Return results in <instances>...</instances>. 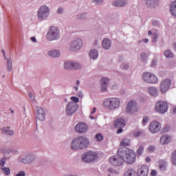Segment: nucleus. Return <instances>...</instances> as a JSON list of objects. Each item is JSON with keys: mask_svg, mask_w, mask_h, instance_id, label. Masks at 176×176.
Returning a JSON list of instances; mask_svg holds the SVG:
<instances>
[{"mask_svg": "<svg viewBox=\"0 0 176 176\" xmlns=\"http://www.w3.org/2000/svg\"><path fill=\"white\" fill-rule=\"evenodd\" d=\"M102 47L104 50H109L112 47V41L108 38H105L102 41Z\"/></svg>", "mask_w": 176, "mask_h": 176, "instance_id": "obj_19", "label": "nucleus"}, {"mask_svg": "<svg viewBox=\"0 0 176 176\" xmlns=\"http://www.w3.org/2000/svg\"><path fill=\"white\" fill-rule=\"evenodd\" d=\"M123 157L119 155H113L109 158V162L113 164V166H123Z\"/></svg>", "mask_w": 176, "mask_h": 176, "instance_id": "obj_14", "label": "nucleus"}, {"mask_svg": "<svg viewBox=\"0 0 176 176\" xmlns=\"http://www.w3.org/2000/svg\"><path fill=\"white\" fill-rule=\"evenodd\" d=\"M170 10L172 16L176 17V1L171 3Z\"/></svg>", "mask_w": 176, "mask_h": 176, "instance_id": "obj_32", "label": "nucleus"}, {"mask_svg": "<svg viewBox=\"0 0 176 176\" xmlns=\"http://www.w3.org/2000/svg\"><path fill=\"white\" fill-rule=\"evenodd\" d=\"M90 141L85 136H78L72 140L71 148L73 151H82L89 146Z\"/></svg>", "mask_w": 176, "mask_h": 176, "instance_id": "obj_2", "label": "nucleus"}, {"mask_svg": "<svg viewBox=\"0 0 176 176\" xmlns=\"http://www.w3.org/2000/svg\"><path fill=\"white\" fill-rule=\"evenodd\" d=\"M92 3H94V5H102L104 0H93Z\"/></svg>", "mask_w": 176, "mask_h": 176, "instance_id": "obj_43", "label": "nucleus"}, {"mask_svg": "<svg viewBox=\"0 0 176 176\" xmlns=\"http://www.w3.org/2000/svg\"><path fill=\"white\" fill-rule=\"evenodd\" d=\"M73 89H74L76 91H78V90H79V86L78 85L75 86L73 87Z\"/></svg>", "mask_w": 176, "mask_h": 176, "instance_id": "obj_59", "label": "nucleus"}, {"mask_svg": "<svg viewBox=\"0 0 176 176\" xmlns=\"http://www.w3.org/2000/svg\"><path fill=\"white\" fill-rule=\"evenodd\" d=\"M47 54L52 58H58V57H61V52L59 50H52L47 52Z\"/></svg>", "mask_w": 176, "mask_h": 176, "instance_id": "obj_24", "label": "nucleus"}, {"mask_svg": "<svg viewBox=\"0 0 176 176\" xmlns=\"http://www.w3.org/2000/svg\"><path fill=\"white\" fill-rule=\"evenodd\" d=\"M61 38V32L60 28L56 26H51L47 32L46 39L48 42H54L58 41Z\"/></svg>", "mask_w": 176, "mask_h": 176, "instance_id": "obj_3", "label": "nucleus"}, {"mask_svg": "<svg viewBox=\"0 0 176 176\" xmlns=\"http://www.w3.org/2000/svg\"><path fill=\"white\" fill-rule=\"evenodd\" d=\"M145 160H146V162L147 163H149V162H151V157H146V159H145Z\"/></svg>", "mask_w": 176, "mask_h": 176, "instance_id": "obj_58", "label": "nucleus"}, {"mask_svg": "<svg viewBox=\"0 0 176 176\" xmlns=\"http://www.w3.org/2000/svg\"><path fill=\"white\" fill-rule=\"evenodd\" d=\"M157 171L155 170H153L152 171H151V176H155L156 175V174H157Z\"/></svg>", "mask_w": 176, "mask_h": 176, "instance_id": "obj_54", "label": "nucleus"}, {"mask_svg": "<svg viewBox=\"0 0 176 176\" xmlns=\"http://www.w3.org/2000/svg\"><path fill=\"white\" fill-rule=\"evenodd\" d=\"M171 162L172 164L176 167V149L171 153Z\"/></svg>", "mask_w": 176, "mask_h": 176, "instance_id": "obj_35", "label": "nucleus"}, {"mask_svg": "<svg viewBox=\"0 0 176 176\" xmlns=\"http://www.w3.org/2000/svg\"><path fill=\"white\" fill-rule=\"evenodd\" d=\"M160 141L162 145H166V144L169 143L170 141H171V139L168 135H164L160 138Z\"/></svg>", "mask_w": 176, "mask_h": 176, "instance_id": "obj_27", "label": "nucleus"}, {"mask_svg": "<svg viewBox=\"0 0 176 176\" xmlns=\"http://www.w3.org/2000/svg\"><path fill=\"white\" fill-rule=\"evenodd\" d=\"M36 118L41 122L45 120V118L46 116V114L45 113V110L41 107H36Z\"/></svg>", "mask_w": 176, "mask_h": 176, "instance_id": "obj_18", "label": "nucleus"}, {"mask_svg": "<svg viewBox=\"0 0 176 176\" xmlns=\"http://www.w3.org/2000/svg\"><path fill=\"white\" fill-rule=\"evenodd\" d=\"M76 84L77 85V86H78L79 85H80V81L79 80H77Z\"/></svg>", "mask_w": 176, "mask_h": 176, "instance_id": "obj_62", "label": "nucleus"}, {"mask_svg": "<svg viewBox=\"0 0 176 176\" xmlns=\"http://www.w3.org/2000/svg\"><path fill=\"white\" fill-rule=\"evenodd\" d=\"M157 62L153 59L151 62V67H155L156 66Z\"/></svg>", "mask_w": 176, "mask_h": 176, "instance_id": "obj_56", "label": "nucleus"}, {"mask_svg": "<svg viewBox=\"0 0 176 176\" xmlns=\"http://www.w3.org/2000/svg\"><path fill=\"white\" fill-rule=\"evenodd\" d=\"M49 14H50V8L46 5L41 6L37 12L38 20L41 21L46 20Z\"/></svg>", "mask_w": 176, "mask_h": 176, "instance_id": "obj_8", "label": "nucleus"}, {"mask_svg": "<svg viewBox=\"0 0 176 176\" xmlns=\"http://www.w3.org/2000/svg\"><path fill=\"white\" fill-rule=\"evenodd\" d=\"M142 79L146 83H157L159 80L155 74L150 72H145L142 74Z\"/></svg>", "mask_w": 176, "mask_h": 176, "instance_id": "obj_11", "label": "nucleus"}, {"mask_svg": "<svg viewBox=\"0 0 176 176\" xmlns=\"http://www.w3.org/2000/svg\"><path fill=\"white\" fill-rule=\"evenodd\" d=\"M100 82L101 91H107V89L108 88V83H109V79L103 77L100 79Z\"/></svg>", "mask_w": 176, "mask_h": 176, "instance_id": "obj_20", "label": "nucleus"}, {"mask_svg": "<svg viewBox=\"0 0 176 176\" xmlns=\"http://www.w3.org/2000/svg\"><path fill=\"white\" fill-rule=\"evenodd\" d=\"M164 56H165V57H166V58H173L174 57V54L173 53V52H171V50H166L164 52Z\"/></svg>", "mask_w": 176, "mask_h": 176, "instance_id": "obj_33", "label": "nucleus"}, {"mask_svg": "<svg viewBox=\"0 0 176 176\" xmlns=\"http://www.w3.org/2000/svg\"><path fill=\"white\" fill-rule=\"evenodd\" d=\"M79 108V105H78L77 103H75L74 102H69L65 108V113L67 115V116H72L74 113H76V111H78Z\"/></svg>", "mask_w": 176, "mask_h": 176, "instance_id": "obj_10", "label": "nucleus"}, {"mask_svg": "<svg viewBox=\"0 0 176 176\" xmlns=\"http://www.w3.org/2000/svg\"><path fill=\"white\" fill-rule=\"evenodd\" d=\"M63 65L67 71H79L82 69V63L75 60H65Z\"/></svg>", "mask_w": 176, "mask_h": 176, "instance_id": "obj_7", "label": "nucleus"}, {"mask_svg": "<svg viewBox=\"0 0 176 176\" xmlns=\"http://www.w3.org/2000/svg\"><path fill=\"white\" fill-rule=\"evenodd\" d=\"M30 97L32 101H35V97H34V95L32 94H30Z\"/></svg>", "mask_w": 176, "mask_h": 176, "instance_id": "obj_57", "label": "nucleus"}, {"mask_svg": "<svg viewBox=\"0 0 176 176\" xmlns=\"http://www.w3.org/2000/svg\"><path fill=\"white\" fill-rule=\"evenodd\" d=\"M157 38H159V35L156 33H153L152 36L153 42L155 43L157 41Z\"/></svg>", "mask_w": 176, "mask_h": 176, "instance_id": "obj_44", "label": "nucleus"}, {"mask_svg": "<svg viewBox=\"0 0 176 176\" xmlns=\"http://www.w3.org/2000/svg\"><path fill=\"white\" fill-rule=\"evenodd\" d=\"M141 42H144V43H148L149 42V39H148V38H144V39H143V40H142V41H138V43H141Z\"/></svg>", "mask_w": 176, "mask_h": 176, "instance_id": "obj_51", "label": "nucleus"}, {"mask_svg": "<svg viewBox=\"0 0 176 176\" xmlns=\"http://www.w3.org/2000/svg\"><path fill=\"white\" fill-rule=\"evenodd\" d=\"M127 3H129L127 0H116L112 3V5L116 8H123L127 6Z\"/></svg>", "mask_w": 176, "mask_h": 176, "instance_id": "obj_21", "label": "nucleus"}, {"mask_svg": "<svg viewBox=\"0 0 176 176\" xmlns=\"http://www.w3.org/2000/svg\"><path fill=\"white\" fill-rule=\"evenodd\" d=\"M82 46L83 41H82V38H76L74 39L67 46V50L69 52L76 53V52H79Z\"/></svg>", "mask_w": 176, "mask_h": 176, "instance_id": "obj_5", "label": "nucleus"}, {"mask_svg": "<svg viewBox=\"0 0 176 176\" xmlns=\"http://www.w3.org/2000/svg\"><path fill=\"white\" fill-rule=\"evenodd\" d=\"M6 69L8 72H12V71H13V62L12 61V58H6Z\"/></svg>", "mask_w": 176, "mask_h": 176, "instance_id": "obj_26", "label": "nucleus"}, {"mask_svg": "<svg viewBox=\"0 0 176 176\" xmlns=\"http://www.w3.org/2000/svg\"><path fill=\"white\" fill-rule=\"evenodd\" d=\"M16 176H25V171L21 170L16 175Z\"/></svg>", "mask_w": 176, "mask_h": 176, "instance_id": "obj_48", "label": "nucleus"}, {"mask_svg": "<svg viewBox=\"0 0 176 176\" xmlns=\"http://www.w3.org/2000/svg\"><path fill=\"white\" fill-rule=\"evenodd\" d=\"M171 87V80L170 78L164 79L160 84V89L161 93H166Z\"/></svg>", "mask_w": 176, "mask_h": 176, "instance_id": "obj_13", "label": "nucleus"}, {"mask_svg": "<svg viewBox=\"0 0 176 176\" xmlns=\"http://www.w3.org/2000/svg\"><path fill=\"white\" fill-rule=\"evenodd\" d=\"M31 41L32 42H36V38L35 37H31Z\"/></svg>", "mask_w": 176, "mask_h": 176, "instance_id": "obj_60", "label": "nucleus"}, {"mask_svg": "<svg viewBox=\"0 0 176 176\" xmlns=\"http://www.w3.org/2000/svg\"><path fill=\"white\" fill-rule=\"evenodd\" d=\"M1 170L6 175H10V168L9 167H3L1 168Z\"/></svg>", "mask_w": 176, "mask_h": 176, "instance_id": "obj_38", "label": "nucleus"}, {"mask_svg": "<svg viewBox=\"0 0 176 176\" xmlns=\"http://www.w3.org/2000/svg\"><path fill=\"white\" fill-rule=\"evenodd\" d=\"M1 52H2L3 54V56L6 58H6H8L6 57V54H5V50H2Z\"/></svg>", "mask_w": 176, "mask_h": 176, "instance_id": "obj_61", "label": "nucleus"}, {"mask_svg": "<svg viewBox=\"0 0 176 176\" xmlns=\"http://www.w3.org/2000/svg\"><path fill=\"white\" fill-rule=\"evenodd\" d=\"M134 137H141L142 135V132L138 131V132H135L133 133Z\"/></svg>", "mask_w": 176, "mask_h": 176, "instance_id": "obj_50", "label": "nucleus"}, {"mask_svg": "<svg viewBox=\"0 0 176 176\" xmlns=\"http://www.w3.org/2000/svg\"><path fill=\"white\" fill-rule=\"evenodd\" d=\"M1 130L2 131V134H6V135H13L14 134V131H13V130H10V127H4Z\"/></svg>", "mask_w": 176, "mask_h": 176, "instance_id": "obj_29", "label": "nucleus"}, {"mask_svg": "<svg viewBox=\"0 0 176 176\" xmlns=\"http://www.w3.org/2000/svg\"><path fill=\"white\" fill-rule=\"evenodd\" d=\"M148 35H152L153 32H152L151 30H149V31L148 32Z\"/></svg>", "mask_w": 176, "mask_h": 176, "instance_id": "obj_64", "label": "nucleus"}, {"mask_svg": "<svg viewBox=\"0 0 176 176\" xmlns=\"http://www.w3.org/2000/svg\"><path fill=\"white\" fill-rule=\"evenodd\" d=\"M78 19L79 20H86V19H87V14H80L78 15Z\"/></svg>", "mask_w": 176, "mask_h": 176, "instance_id": "obj_39", "label": "nucleus"}, {"mask_svg": "<svg viewBox=\"0 0 176 176\" xmlns=\"http://www.w3.org/2000/svg\"><path fill=\"white\" fill-rule=\"evenodd\" d=\"M121 133H123V129L122 128H118L117 131V134H120Z\"/></svg>", "mask_w": 176, "mask_h": 176, "instance_id": "obj_55", "label": "nucleus"}, {"mask_svg": "<svg viewBox=\"0 0 176 176\" xmlns=\"http://www.w3.org/2000/svg\"><path fill=\"white\" fill-rule=\"evenodd\" d=\"M148 120H149V118L148 117H144L143 120H142V122L143 123H146V122H148Z\"/></svg>", "mask_w": 176, "mask_h": 176, "instance_id": "obj_53", "label": "nucleus"}, {"mask_svg": "<svg viewBox=\"0 0 176 176\" xmlns=\"http://www.w3.org/2000/svg\"><path fill=\"white\" fill-rule=\"evenodd\" d=\"M121 68H122V69H129V65H127V64H124V65H122L121 66Z\"/></svg>", "mask_w": 176, "mask_h": 176, "instance_id": "obj_52", "label": "nucleus"}, {"mask_svg": "<svg viewBox=\"0 0 176 176\" xmlns=\"http://www.w3.org/2000/svg\"><path fill=\"white\" fill-rule=\"evenodd\" d=\"M146 5L147 8L153 9L159 5V0H146Z\"/></svg>", "mask_w": 176, "mask_h": 176, "instance_id": "obj_25", "label": "nucleus"}, {"mask_svg": "<svg viewBox=\"0 0 176 176\" xmlns=\"http://www.w3.org/2000/svg\"><path fill=\"white\" fill-rule=\"evenodd\" d=\"M125 108V112L126 113H134L138 111V104L135 100H131L128 102Z\"/></svg>", "mask_w": 176, "mask_h": 176, "instance_id": "obj_12", "label": "nucleus"}, {"mask_svg": "<svg viewBox=\"0 0 176 176\" xmlns=\"http://www.w3.org/2000/svg\"><path fill=\"white\" fill-rule=\"evenodd\" d=\"M148 91L153 97H157L159 96V91L154 87H149Z\"/></svg>", "mask_w": 176, "mask_h": 176, "instance_id": "obj_28", "label": "nucleus"}, {"mask_svg": "<svg viewBox=\"0 0 176 176\" xmlns=\"http://www.w3.org/2000/svg\"><path fill=\"white\" fill-rule=\"evenodd\" d=\"M104 105L108 109H116L120 107V99L118 98H108L104 101Z\"/></svg>", "mask_w": 176, "mask_h": 176, "instance_id": "obj_6", "label": "nucleus"}, {"mask_svg": "<svg viewBox=\"0 0 176 176\" xmlns=\"http://www.w3.org/2000/svg\"><path fill=\"white\" fill-rule=\"evenodd\" d=\"M144 147L143 145H140L137 151V155L138 156H141L144 152Z\"/></svg>", "mask_w": 176, "mask_h": 176, "instance_id": "obj_37", "label": "nucleus"}, {"mask_svg": "<svg viewBox=\"0 0 176 176\" xmlns=\"http://www.w3.org/2000/svg\"><path fill=\"white\" fill-rule=\"evenodd\" d=\"M34 160H35V155L32 153H28L25 157L20 158L19 162L23 164H31Z\"/></svg>", "mask_w": 176, "mask_h": 176, "instance_id": "obj_16", "label": "nucleus"}, {"mask_svg": "<svg viewBox=\"0 0 176 176\" xmlns=\"http://www.w3.org/2000/svg\"><path fill=\"white\" fill-rule=\"evenodd\" d=\"M70 100H72L70 102H74L75 104H78V102H79V98L78 97L72 96Z\"/></svg>", "mask_w": 176, "mask_h": 176, "instance_id": "obj_42", "label": "nucleus"}, {"mask_svg": "<svg viewBox=\"0 0 176 176\" xmlns=\"http://www.w3.org/2000/svg\"><path fill=\"white\" fill-rule=\"evenodd\" d=\"M6 163V160H5V158H2L1 160H0V166L1 167H3V166H5Z\"/></svg>", "mask_w": 176, "mask_h": 176, "instance_id": "obj_47", "label": "nucleus"}, {"mask_svg": "<svg viewBox=\"0 0 176 176\" xmlns=\"http://www.w3.org/2000/svg\"><path fill=\"white\" fill-rule=\"evenodd\" d=\"M155 111L158 113L163 114L168 111V104L167 102L163 100H159L155 104Z\"/></svg>", "mask_w": 176, "mask_h": 176, "instance_id": "obj_9", "label": "nucleus"}, {"mask_svg": "<svg viewBox=\"0 0 176 176\" xmlns=\"http://www.w3.org/2000/svg\"><path fill=\"white\" fill-rule=\"evenodd\" d=\"M109 173H111V174H119V173L118 172V170L112 168H109L108 169Z\"/></svg>", "mask_w": 176, "mask_h": 176, "instance_id": "obj_46", "label": "nucleus"}, {"mask_svg": "<svg viewBox=\"0 0 176 176\" xmlns=\"http://www.w3.org/2000/svg\"><path fill=\"white\" fill-rule=\"evenodd\" d=\"M97 141H102V135L100 133H98L96 135Z\"/></svg>", "mask_w": 176, "mask_h": 176, "instance_id": "obj_49", "label": "nucleus"}, {"mask_svg": "<svg viewBox=\"0 0 176 176\" xmlns=\"http://www.w3.org/2000/svg\"><path fill=\"white\" fill-rule=\"evenodd\" d=\"M126 126V121L123 118H118L114 122V127L116 129H123Z\"/></svg>", "mask_w": 176, "mask_h": 176, "instance_id": "obj_22", "label": "nucleus"}, {"mask_svg": "<svg viewBox=\"0 0 176 176\" xmlns=\"http://www.w3.org/2000/svg\"><path fill=\"white\" fill-rule=\"evenodd\" d=\"M159 167L160 170H161L162 171L166 170V167H167V162L163 160H160Z\"/></svg>", "mask_w": 176, "mask_h": 176, "instance_id": "obj_31", "label": "nucleus"}, {"mask_svg": "<svg viewBox=\"0 0 176 176\" xmlns=\"http://www.w3.org/2000/svg\"><path fill=\"white\" fill-rule=\"evenodd\" d=\"M91 113H96V107L93 109Z\"/></svg>", "mask_w": 176, "mask_h": 176, "instance_id": "obj_63", "label": "nucleus"}, {"mask_svg": "<svg viewBox=\"0 0 176 176\" xmlns=\"http://www.w3.org/2000/svg\"><path fill=\"white\" fill-rule=\"evenodd\" d=\"M89 57L92 60H97L98 58V51L96 49L91 50L89 52Z\"/></svg>", "mask_w": 176, "mask_h": 176, "instance_id": "obj_30", "label": "nucleus"}, {"mask_svg": "<svg viewBox=\"0 0 176 176\" xmlns=\"http://www.w3.org/2000/svg\"><path fill=\"white\" fill-rule=\"evenodd\" d=\"M149 172V167L146 165H143L138 169V173L139 176H148V173Z\"/></svg>", "mask_w": 176, "mask_h": 176, "instance_id": "obj_23", "label": "nucleus"}, {"mask_svg": "<svg viewBox=\"0 0 176 176\" xmlns=\"http://www.w3.org/2000/svg\"><path fill=\"white\" fill-rule=\"evenodd\" d=\"M98 159V153L94 151H87L81 155V160L84 163H93Z\"/></svg>", "mask_w": 176, "mask_h": 176, "instance_id": "obj_4", "label": "nucleus"}, {"mask_svg": "<svg viewBox=\"0 0 176 176\" xmlns=\"http://www.w3.org/2000/svg\"><path fill=\"white\" fill-rule=\"evenodd\" d=\"M124 176H138L135 170L129 169L124 173Z\"/></svg>", "mask_w": 176, "mask_h": 176, "instance_id": "obj_34", "label": "nucleus"}, {"mask_svg": "<svg viewBox=\"0 0 176 176\" xmlns=\"http://www.w3.org/2000/svg\"><path fill=\"white\" fill-rule=\"evenodd\" d=\"M120 145L122 146H130V140L124 138L121 141Z\"/></svg>", "mask_w": 176, "mask_h": 176, "instance_id": "obj_36", "label": "nucleus"}, {"mask_svg": "<svg viewBox=\"0 0 176 176\" xmlns=\"http://www.w3.org/2000/svg\"><path fill=\"white\" fill-rule=\"evenodd\" d=\"M117 155L122 157L123 162L128 164H133L137 157V154L133 150L126 147L118 148Z\"/></svg>", "mask_w": 176, "mask_h": 176, "instance_id": "obj_1", "label": "nucleus"}, {"mask_svg": "<svg viewBox=\"0 0 176 176\" xmlns=\"http://www.w3.org/2000/svg\"><path fill=\"white\" fill-rule=\"evenodd\" d=\"M147 149H148L149 153H153V152H155L156 151V147L153 145H151L148 147Z\"/></svg>", "mask_w": 176, "mask_h": 176, "instance_id": "obj_40", "label": "nucleus"}, {"mask_svg": "<svg viewBox=\"0 0 176 176\" xmlns=\"http://www.w3.org/2000/svg\"><path fill=\"white\" fill-rule=\"evenodd\" d=\"M148 129L153 134H155L156 133H159L160 131V129H162V125L160 123L157 121H153L151 122Z\"/></svg>", "mask_w": 176, "mask_h": 176, "instance_id": "obj_15", "label": "nucleus"}, {"mask_svg": "<svg viewBox=\"0 0 176 176\" xmlns=\"http://www.w3.org/2000/svg\"><path fill=\"white\" fill-rule=\"evenodd\" d=\"M140 61H142V63H145V61H146V54L142 53L140 54Z\"/></svg>", "mask_w": 176, "mask_h": 176, "instance_id": "obj_41", "label": "nucleus"}, {"mask_svg": "<svg viewBox=\"0 0 176 176\" xmlns=\"http://www.w3.org/2000/svg\"><path fill=\"white\" fill-rule=\"evenodd\" d=\"M75 130L76 133L83 134L84 133H86V131H87L88 126L86 123L79 122L75 126Z\"/></svg>", "mask_w": 176, "mask_h": 176, "instance_id": "obj_17", "label": "nucleus"}, {"mask_svg": "<svg viewBox=\"0 0 176 176\" xmlns=\"http://www.w3.org/2000/svg\"><path fill=\"white\" fill-rule=\"evenodd\" d=\"M56 13L58 14H63V13H64V8L59 7L56 11Z\"/></svg>", "mask_w": 176, "mask_h": 176, "instance_id": "obj_45", "label": "nucleus"}]
</instances>
